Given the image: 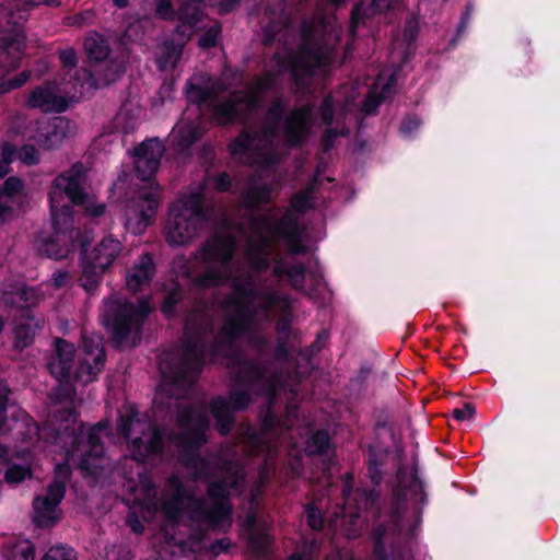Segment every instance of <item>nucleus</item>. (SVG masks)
Returning a JSON list of instances; mask_svg holds the SVG:
<instances>
[{
    "instance_id": "11",
    "label": "nucleus",
    "mask_w": 560,
    "mask_h": 560,
    "mask_svg": "<svg viewBox=\"0 0 560 560\" xmlns=\"http://www.w3.org/2000/svg\"><path fill=\"white\" fill-rule=\"evenodd\" d=\"M160 206L158 190H149L132 202V209L127 211L126 226L135 235L142 234L155 221Z\"/></svg>"
},
{
    "instance_id": "37",
    "label": "nucleus",
    "mask_w": 560,
    "mask_h": 560,
    "mask_svg": "<svg viewBox=\"0 0 560 560\" xmlns=\"http://www.w3.org/2000/svg\"><path fill=\"white\" fill-rule=\"evenodd\" d=\"M102 429V425L100 423L95 424L94 427L90 428L86 433V444L88 450H85L82 454L81 460H80V468L81 469H89V458H101L104 455V444L102 442V438L100 435V431Z\"/></svg>"
},
{
    "instance_id": "55",
    "label": "nucleus",
    "mask_w": 560,
    "mask_h": 560,
    "mask_svg": "<svg viewBox=\"0 0 560 560\" xmlns=\"http://www.w3.org/2000/svg\"><path fill=\"white\" fill-rule=\"evenodd\" d=\"M58 384L51 389L50 397L56 404L72 402L74 388L72 386V378L56 380Z\"/></svg>"
},
{
    "instance_id": "19",
    "label": "nucleus",
    "mask_w": 560,
    "mask_h": 560,
    "mask_svg": "<svg viewBox=\"0 0 560 560\" xmlns=\"http://www.w3.org/2000/svg\"><path fill=\"white\" fill-rule=\"evenodd\" d=\"M68 132L69 119L56 116L37 127L34 140L40 148L51 150L61 144Z\"/></svg>"
},
{
    "instance_id": "15",
    "label": "nucleus",
    "mask_w": 560,
    "mask_h": 560,
    "mask_svg": "<svg viewBox=\"0 0 560 560\" xmlns=\"http://www.w3.org/2000/svg\"><path fill=\"white\" fill-rule=\"evenodd\" d=\"M200 229V224L180 213L177 208H171L163 226V234L170 246H183L188 244Z\"/></svg>"
},
{
    "instance_id": "16",
    "label": "nucleus",
    "mask_w": 560,
    "mask_h": 560,
    "mask_svg": "<svg viewBox=\"0 0 560 560\" xmlns=\"http://www.w3.org/2000/svg\"><path fill=\"white\" fill-rule=\"evenodd\" d=\"M75 352L73 343L60 337L55 338L46 363L49 374L56 380L72 378Z\"/></svg>"
},
{
    "instance_id": "8",
    "label": "nucleus",
    "mask_w": 560,
    "mask_h": 560,
    "mask_svg": "<svg viewBox=\"0 0 560 560\" xmlns=\"http://www.w3.org/2000/svg\"><path fill=\"white\" fill-rule=\"evenodd\" d=\"M90 242H92V238L86 231H58L57 229L52 230L49 235L40 236L36 241L35 246L39 256L61 260Z\"/></svg>"
},
{
    "instance_id": "52",
    "label": "nucleus",
    "mask_w": 560,
    "mask_h": 560,
    "mask_svg": "<svg viewBox=\"0 0 560 560\" xmlns=\"http://www.w3.org/2000/svg\"><path fill=\"white\" fill-rule=\"evenodd\" d=\"M306 273L307 267L304 262L288 264L287 279L292 289L296 291L305 290Z\"/></svg>"
},
{
    "instance_id": "12",
    "label": "nucleus",
    "mask_w": 560,
    "mask_h": 560,
    "mask_svg": "<svg viewBox=\"0 0 560 560\" xmlns=\"http://www.w3.org/2000/svg\"><path fill=\"white\" fill-rule=\"evenodd\" d=\"M164 152L162 142L158 139H147L133 150V170L136 176L147 182L158 173Z\"/></svg>"
},
{
    "instance_id": "57",
    "label": "nucleus",
    "mask_w": 560,
    "mask_h": 560,
    "mask_svg": "<svg viewBox=\"0 0 560 560\" xmlns=\"http://www.w3.org/2000/svg\"><path fill=\"white\" fill-rule=\"evenodd\" d=\"M288 102L282 95L275 97L266 110L268 122L276 125H279L281 121L283 122Z\"/></svg>"
},
{
    "instance_id": "13",
    "label": "nucleus",
    "mask_w": 560,
    "mask_h": 560,
    "mask_svg": "<svg viewBox=\"0 0 560 560\" xmlns=\"http://www.w3.org/2000/svg\"><path fill=\"white\" fill-rule=\"evenodd\" d=\"M250 224L255 231L265 234L261 243L267 246L269 241L275 243L284 241L299 223L292 213L285 212L280 218L271 214H256L250 219Z\"/></svg>"
},
{
    "instance_id": "47",
    "label": "nucleus",
    "mask_w": 560,
    "mask_h": 560,
    "mask_svg": "<svg viewBox=\"0 0 560 560\" xmlns=\"http://www.w3.org/2000/svg\"><path fill=\"white\" fill-rule=\"evenodd\" d=\"M331 444V439L327 430H316L307 440L306 447L311 454L323 455L327 453Z\"/></svg>"
},
{
    "instance_id": "35",
    "label": "nucleus",
    "mask_w": 560,
    "mask_h": 560,
    "mask_svg": "<svg viewBox=\"0 0 560 560\" xmlns=\"http://www.w3.org/2000/svg\"><path fill=\"white\" fill-rule=\"evenodd\" d=\"M271 186L269 184H250L243 194L244 207L249 211H259L264 205L271 201Z\"/></svg>"
},
{
    "instance_id": "49",
    "label": "nucleus",
    "mask_w": 560,
    "mask_h": 560,
    "mask_svg": "<svg viewBox=\"0 0 560 560\" xmlns=\"http://www.w3.org/2000/svg\"><path fill=\"white\" fill-rule=\"evenodd\" d=\"M380 498L381 491L376 486L373 488H359L357 490L359 508H363L366 511L378 510Z\"/></svg>"
},
{
    "instance_id": "42",
    "label": "nucleus",
    "mask_w": 560,
    "mask_h": 560,
    "mask_svg": "<svg viewBox=\"0 0 560 560\" xmlns=\"http://www.w3.org/2000/svg\"><path fill=\"white\" fill-rule=\"evenodd\" d=\"M258 139L256 131L243 129L228 145L229 152L234 158L246 156L252 145Z\"/></svg>"
},
{
    "instance_id": "30",
    "label": "nucleus",
    "mask_w": 560,
    "mask_h": 560,
    "mask_svg": "<svg viewBox=\"0 0 560 560\" xmlns=\"http://www.w3.org/2000/svg\"><path fill=\"white\" fill-rule=\"evenodd\" d=\"M40 328L42 320L34 315L20 316V320L14 327V347L20 350L30 347Z\"/></svg>"
},
{
    "instance_id": "44",
    "label": "nucleus",
    "mask_w": 560,
    "mask_h": 560,
    "mask_svg": "<svg viewBox=\"0 0 560 560\" xmlns=\"http://www.w3.org/2000/svg\"><path fill=\"white\" fill-rule=\"evenodd\" d=\"M185 296V290L179 285H173L166 293L164 294L163 301L161 303V312L166 317H172L176 314V306L182 303Z\"/></svg>"
},
{
    "instance_id": "22",
    "label": "nucleus",
    "mask_w": 560,
    "mask_h": 560,
    "mask_svg": "<svg viewBox=\"0 0 560 560\" xmlns=\"http://www.w3.org/2000/svg\"><path fill=\"white\" fill-rule=\"evenodd\" d=\"M26 105L28 108H38L44 113H63L68 108L67 101L59 95H56L49 83L36 86L32 90Z\"/></svg>"
},
{
    "instance_id": "38",
    "label": "nucleus",
    "mask_w": 560,
    "mask_h": 560,
    "mask_svg": "<svg viewBox=\"0 0 560 560\" xmlns=\"http://www.w3.org/2000/svg\"><path fill=\"white\" fill-rule=\"evenodd\" d=\"M84 50L88 58L94 62L105 61L110 54L107 39L100 33L94 32L84 39Z\"/></svg>"
},
{
    "instance_id": "17",
    "label": "nucleus",
    "mask_w": 560,
    "mask_h": 560,
    "mask_svg": "<svg viewBox=\"0 0 560 560\" xmlns=\"http://www.w3.org/2000/svg\"><path fill=\"white\" fill-rule=\"evenodd\" d=\"M85 168L82 163H74L67 172L57 175L52 182V188L65 192L72 205L83 206L88 195L83 189Z\"/></svg>"
},
{
    "instance_id": "43",
    "label": "nucleus",
    "mask_w": 560,
    "mask_h": 560,
    "mask_svg": "<svg viewBox=\"0 0 560 560\" xmlns=\"http://www.w3.org/2000/svg\"><path fill=\"white\" fill-rule=\"evenodd\" d=\"M139 410L136 406H127L124 408V410L119 413L117 423H116V431L117 434L128 440L131 434V430L135 423H139Z\"/></svg>"
},
{
    "instance_id": "27",
    "label": "nucleus",
    "mask_w": 560,
    "mask_h": 560,
    "mask_svg": "<svg viewBox=\"0 0 560 560\" xmlns=\"http://www.w3.org/2000/svg\"><path fill=\"white\" fill-rule=\"evenodd\" d=\"M205 133L199 124L188 122L179 127L173 136L174 151L183 156L191 155L192 145L198 142Z\"/></svg>"
},
{
    "instance_id": "59",
    "label": "nucleus",
    "mask_w": 560,
    "mask_h": 560,
    "mask_svg": "<svg viewBox=\"0 0 560 560\" xmlns=\"http://www.w3.org/2000/svg\"><path fill=\"white\" fill-rule=\"evenodd\" d=\"M290 337L291 336H277L276 347L273 348L272 351L273 360L280 362L290 361V359L292 358Z\"/></svg>"
},
{
    "instance_id": "4",
    "label": "nucleus",
    "mask_w": 560,
    "mask_h": 560,
    "mask_svg": "<svg viewBox=\"0 0 560 560\" xmlns=\"http://www.w3.org/2000/svg\"><path fill=\"white\" fill-rule=\"evenodd\" d=\"M90 244L91 242L79 247L82 269L79 283L86 294L93 295L98 290L104 273L121 252V244L118 240L106 236L89 253Z\"/></svg>"
},
{
    "instance_id": "18",
    "label": "nucleus",
    "mask_w": 560,
    "mask_h": 560,
    "mask_svg": "<svg viewBox=\"0 0 560 560\" xmlns=\"http://www.w3.org/2000/svg\"><path fill=\"white\" fill-rule=\"evenodd\" d=\"M164 450V433L155 424L150 427V436L147 441L142 436H136L128 441L130 458L138 464H145L150 457L162 455Z\"/></svg>"
},
{
    "instance_id": "53",
    "label": "nucleus",
    "mask_w": 560,
    "mask_h": 560,
    "mask_svg": "<svg viewBox=\"0 0 560 560\" xmlns=\"http://www.w3.org/2000/svg\"><path fill=\"white\" fill-rule=\"evenodd\" d=\"M264 244L258 249H249L247 253L248 264L253 271L261 273L270 268V259L264 253Z\"/></svg>"
},
{
    "instance_id": "33",
    "label": "nucleus",
    "mask_w": 560,
    "mask_h": 560,
    "mask_svg": "<svg viewBox=\"0 0 560 560\" xmlns=\"http://www.w3.org/2000/svg\"><path fill=\"white\" fill-rule=\"evenodd\" d=\"M58 506L59 504H55L46 495H36L33 500L34 523L36 526L40 528L54 526L59 521V517L56 515Z\"/></svg>"
},
{
    "instance_id": "9",
    "label": "nucleus",
    "mask_w": 560,
    "mask_h": 560,
    "mask_svg": "<svg viewBox=\"0 0 560 560\" xmlns=\"http://www.w3.org/2000/svg\"><path fill=\"white\" fill-rule=\"evenodd\" d=\"M252 389H231L228 398L217 396L210 401V412L215 419V429L222 435H229L235 425L234 412L246 410L252 404Z\"/></svg>"
},
{
    "instance_id": "46",
    "label": "nucleus",
    "mask_w": 560,
    "mask_h": 560,
    "mask_svg": "<svg viewBox=\"0 0 560 560\" xmlns=\"http://www.w3.org/2000/svg\"><path fill=\"white\" fill-rule=\"evenodd\" d=\"M234 94L240 108H242L243 118L248 114L256 112L261 106L262 97L258 90L256 92L248 93L234 91Z\"/></svg>"
},
{
    "instance_id": "3",
    "label": "nucleus",
    "mask_w": 560,
    "mask_h": 560,
    "mask_svg": "<svg viewBox=\"0 0 560 560\" xmlns=\"http://www.w3.org/2000/svg\"><path fill=\"white\" fill-rule=\"evenodd\" d=\"M182 348L183 354L166 362V371L163 373L165 377H172L177 385H190L201 374L206 354L209 353L214 359L222 353L223 341L218 336L211 342H207L202 330L196 329L194 332L186 331Z\"/></svg>"
},
{
    "instance_id": "7",
    "label": "nucleus",
    "mask_w": 560,
    "mask_h": 560,
    "mask_svg": "<svg viewBox=\"0 0 560 560\" xmlns=\"http://www.w3.org/2000/svg\"><path fill=\"white\" fill-rule=\"evenodd\" d=\"M399 516L392 524L380 523L372 532L373 560H410L411 549L400 540Z\"/></svg>"
},
{
    "instance_id": "39",
    "label": "nucleus",
    "mask_w": 560,
    "mask_h": 560,
    "mask_svg": "<svg viewBox=\"0 0 560 560\" xmlns=\"http://www.w3.org/2000/svg\"><path fill=\"white\" fill-rule=\"evenodd\" d=\"M50 201V213L52 220V230L58 231H69V230H79L73 226V211L71 206L66 205L58 208L55 205L54 192L49 194Z\"/></svg>"
},
{
    "instance_id": "62",
    "label": "nucleus",
    "mask_w": 560,
    "mask_h": 560,
    "mask_svg": "<svg viewBox=\"0 0 560 560\" xmlns=\"http://www.w3.org/2000/svg\"><path fill=\"white\" fill-rule=\"evenodd\" d=\"M154 13L163 21H174L178 16L172 0H155Z\"/></svg>"
},
{
    "instance_id": "29",
    "label": "nucleus",
    "mask_w": 560,
    "mask_h": 560,
    "mask_svg": "<svg viewBox=\"0 0 560 560\" xmlns=\"http://www.w3.org/2000/svg\"><path fill=\"white\" fill-rule=\"evenodd\" d=\"M242 479L237 474L232 478L211 477L206 481V494L210 501L231 502V489H237Z\"/></svg>"
},
{
    "instance_id": "56",
    "label": "nucleus",
    "mask_w": 560,
    "mask_h": 560,
    "mask_svg": "<svg viewBox=\"0 0 560 560\" xmlns=\"http://www.w3.org/2000/svg\"><path fill=\"white\" fill-rule=\"evenodd\" d=\"M312 199L313 187L308 186L292 196L290 200V206L294 211L299 213H305L313 206Z\"/></svg>"
},
{
    "instance_id": "54",
    "label": "nucleus",
    "mask_w": 560,
    "mask_h": 560,
    "mask_svg": "<svg viewBox=\"0 0 560 560\" xmlns=\"http://www.w3.org/2000/svg\"><path fill=\"white\" fill-rule=\"evenodd\" d=\"M33 477V471L30 466L27 465H21V464H11L8 466L5 474H4V480L8 483L18 485L26 479H31Z\"/></svg>"
},
{
    "instance_id": "2",
    "label": "nucleus",
    "mask_w": 560,
    "mask_h": 560,
    "mask_svg": "<svg viewBox=\"0 0 560 560\" xmlns=\"http://www.w3.org/2000/svg\"><path fill=\"white\" fill-rule=\"evenodd\" d=\"M226 283L230 284L231 291L222 302V308L226 315L221 334L231 346L238 338L253 331L257 315L254 302L258 300L259 290L254 276L249 272L242 275L230 272Z\"/></svg>"
},
{
    "instance_id": "34",
    "label": "nucleus",
    "mask_w": 560,
    "mask_h": 560,
    "mask_svg": "<svg viewBox=\"0 0 560 560\" xmlns=\"http://www.w3.org/2000/svg\"><path fill=\"white\" fill-rule=\"evenodd\" d=\"M213 117L219 126H228L243 118L242 108H240L234 92L224 101L217 103L212 107Z\"/></svg>"
},
{
    "instance_id": "20",
    "label": "nucleus",
    "mask_w": 560,
    "mask_h": 560,
    "mask_svg": "<svg viewBox=\"0 0 560 560\" xmlns=\"http://www.w3.org/2000/svg\"><path fill=\"white\" fill-rule=\"evenodd\" d=\"M171 493L162 501V510L165 516L172 521H178L184 513L187 503L196 505V499L178 478L170 479Z\"/></svg>"
},
{
    "instance_id": "24",
    "label": "nucleus",
    "mask_w": 560,
    "mask_h": 560,
    "mask_svg": "<svg viewBox=\"0 0 560 560\" xmlns=\"http://www.w3.org/2000/svg\"><path fill=\"white\" fill-rule=\"evenodd\" d=\"M396 0H371L368 4L364 1L355 3L351 10L349 32L355 36L358 27L365 24L368 19L393 8Z\"/></svg>"
},
{
    "instance_id": "41",
    "label": "nucleus",
    "mask_w": 560,
    "mask_h": 560,
    "mask_svg": "<svg viewBox=\"0 0 560 560\" xmlns=\"http://www.w3.org/2000/svg\"><path fill=\"white\" fill-rule=\"evenodd\" d=\"M229 273L230 271L210 267L197 275L194 279V283L201 289L217 288L226 283Z\"/></svg>"
},
{
    "instance_id": "45",
    "label": "nucleus",
    "mask_w": 560,
    "mask_h": 560,
    "mask_svg": "<svg viewBox=\"0 0 560 560\" xmlns=\"http://www.w3.org/2000/svg\"><path fill=\"white\" fill-rule=\"evenodd\" d=\"M187 100L196 105H202L208 101L217 98L218 92L213 88H205L199 84L188 82L186 84Z\"/></svg>"
},
{
    "instance_id": "1",
    "label": "nucleus",
    "mask_w": 560,
    "mask_h": 560,
    "mask_svg": "<svg viewBox=\"0 0 560 560\" xmlns=\"http://www.w3.org/2000/svg\"><path fill=\"white\" fill-rule=\"evenodd\" d=\"M176 423L180 432L174 435V442L179 450L180 463L192 472L195 480L207 481L214 470L213 462L200 455L201 447L208 442V415L191 406H183L177 411Z\"/></svg>"
},
{
    "instance_id": "26",
    "label": "nucleus",
    "mask_w": 560,
    "mask_h": 560,
    "mask_svg": "<svg viewBox=\"0 0 560 560\" xmlns=\"http://www.w3.org/2000/svg\"><path fill=\"white\" fill-rule=\"evenodd\" d=\"M171 208H177L180 213L200 226L209 219V209L205 205V194L201 190L190 192L186 199L174 203Z\"/></svg>"
},
{
    "instance_id": "48",
    "label": "nucleus",
    "mask_w": 560,
    "mask_h": 560,
    "mask_svg": "<svg viewBox=\"0 0 560 560\" xmlns=\"http://www.w3.org/2000/svg\"><path fill=\"white\" fill-rule=\"evenodd\" d=\"M127 65L128 56L125 54L109 59L106 65V71L104 75L105 83H112L120 79L127 70Z\"/></svg>"
},
{
    "instance_id": "10",
    "label": "nucleus",
    "mask_w": 560,
    "mask_h": 560,
    "mask_svg": "<svg viewBox=\"0 0 560 560\" xmlns=\"http://www.w3.org/2000/svg\"><path fill=\"white\" fill-rule=\"evenodd\" d=\"M331 62L330 52L323 47L302 46L299 52L290 58V77L296 86L305 88L318 69L328 68Z\"/></svg>"
},
{
    "instance_id": "5",
    "label": "nucleus",
    "mask_w": 560,
    "mask_h": 560,
    "mask_svg": "<svg viewBox=\"0 0 560 560\" xmlns=\"http://www.w3.org/2000/svg\"><path fill=\"white\" fill-rule=\"evenodd\" d=\"M150 313L145 302L138 305L132 302H113L106 306L102 323L110 332L113 341L117 346L124 345L132 332H140L143 322Z\"/></svg>"
},
{
    "instance_id": "50",
    "label": "nucleus",
    "mask_w": 560,
    "mask_h": 560,
    "mask_svg": "<svg viewBox=\"0 0 560 560\" xmlns=\"http://www.w3.org/2000/svg\"><path fill=\"white\" fill-rule=\"evenodd\" d=\"M81 349L84 352L85 357L93 358L96 353L105 352V348L103 345V338L98 334L83 330L81 334Z\"/></svg>"
},
{
    "instance_id": "25",
    "label": "nucleus",
    "mask_w": 560,
    "mask_h": 560,
    "mask_svg": "<svg viewBox=\"0 0 560 560\" xmlns=\"http://www.w3.org/2000/svg\"><path fill=\"white\" fill-rule=\"evenodd\" d=\"M233 382L238 387L254 390L256 387L268 383L267 370L264 365L249 359L241 369L234 371Z\"/></svg>"
},
{
    "instance_id": "31",
    "label": "nucleus",
    "mask_w": 560,
    "mask_h": 560,
    "mask_svg": "<svg viewBox=\"0 0 560 560\" xmlns=\"http://www.w3.org/2000/svg\"><path fill=\"white\" fill-rule=\"evenodd\" d=\"M106 362V353H96L93 358L84 357L72 371V378L75 382L89 384L96 380L103 371Z\"/></svg>"
},
{
    "instance_id": "23",
    "label": "nucleus",
    "mask_w": 560,
    "mask_h": 560,
    "mask_svg": "<svg viewBox=\"0 0 560 560\" xmlns=\"http://www.w3.org/2000/svg\"><path fill=\"white\" fill-rule=\"evenodd\" d=\"M156 272V265L150 253H144L133 262L126 276V285L129 290L137 292L153 280Z\"/></svg>"
},
{
    "instance_id": "40",
    "label": "nucleus",
    "mask_w": 560,
    "mask_h": 560,
    "mask_svg": "<svg viewBox=\"0 0 560 560\" xmlns=\"http://www.w3.org/2000/svg\"><path fill=\"white\" fill-rule=\"evenodd\" d=\"M258 300H260L258 307L264 312L272 311L275 307H279L284 313L291 312V299L288 294H281L276 290L259 291Z\"/></svg>"
},
{
    "instance_id": "14",
    "label": "nucleus",
    "mask_w": 560,
    "mask_h": 560,
    "mask_svg": "<svg viewBox=\"0 0 560 560\" xmlns=\"http://www.w3.org/2000/svg\"><path fill=\"white\" fill-rule=\"evenodd\" d=\"M236 252V240L233 234H213L200 246L199 253L203 262L218 264L228 269Z\"/></svg>"
},
{
    "instance_id": "32",
    "label": "nucleus",
    "mask_w": 560,
    "mask_h": 560,
    "mask_svg": "<svg viewBox=\"0 0 560 560\" xmlns=\"http://www.w3.org/2000/svg\"><path fill=\"white\" fill-rule=\"evenodd\" d=\"M38 296L34 289L22 287L3 295V303L19 310V316L33 315L32 307L37 304Z\"/></svg>"
},
{
    "instance_id": "28",
    "label": "nucleus",
    "mask_w": 560,
    "mask_h": 560,
    "mask_svg": "<svg viewBox=\"0 0 560 560\" xmlns=\"http://www.w3.org/2000/svg\"><path fill=\"white\" fill-rule=\"evenodd\" d=\"M284 143L290 149L300 148L310 132V125L290 112L283 119Z\"/></svg>"
},
{
    "instance_id": "58",
    "label": "nucleus",
    "mask_w": 560,
    "mask_h": 560,
    "mask_svg": "<svg viewBox=\"0 0 560 560\" xmlns=\"http://www.w3.org/2000/svg\"><path fill=\"white\" fill-rule=\"evenodd\" d=\"M219 338L223 341V347H228L229 350L225 351L224 358L228 360V366L233 369L234 371L241 369L245 362L249 361L248 358L245 357L242 350L234 349L233 346L235 341L230 346L225 341V337L220 332Z\"/></svg>"
},
{
    "instance_id": "61",
    "label": "nucleus",
    "mask_w": 560,
    "mask_h": 560,
    "mask_svg": "<svg viewBox=\"0 0 560 560\" xmlns=\"http://www.w3.org/2000/svg\"><path fill=\"white\" fill-rule=\"evenodd\" d=\"M221 34V25L214 24L208 27L198 38V46L201 49H210L217 46Z\"/></svg>"
},
{
    "instance_id": "51",
    "label": "nucleus",
    "mask_w": 560,
    "mask_h": 560,
    "mask_svg": "<svg viewBox=\"0 0 560 560\" xmlns=\"http://www.w3.org/2000/svg\"><path fill=\"white\" fill-rule=\"evenodd\" d=\"M285 250L290 256H303L308 254L310 247L302 241V231L298 225L284 240Z\"/></svg>"
},
{
    "instance_id": "6",
    "label": "nucleus",
    "mask_w": 560,
    "mask_h": 560,
    "mask_svg": "<svg viewBox=\"0 0 560 560\" xmlns=\"http://www.w3.org/2000/svg\"><path fill=\"white\" fill-rule=\"evenodd\" d=\"M392 500L395 510L390 515L392 524L395 516H399L401 521V510L407 500L415 504L416 522L409 527L408 535L410 538L416 536V532L421 523V515L424 505L428 503V494L424 491V485L418 476V467L413 464L412 471L409 475L406 467L400 466L396 474V485L393 488Z\"/></svg>"
},
{
    "instance_id": "64",
    "label": "nucleus",
    "mask_w": 560,
    "mask_h": 560,
    "mask_svg": "<svg viewBox=\"0 0 560 560\" xmlns=\"http://www.w3.org/2000/svg\"><path fill=\"white\" fill-rule=\"evenodd\" d=\"M42 560H75V552L72 548L57 546L50 548Z\"/></svg>"
},
{
    "instance_id": "36",
    "label": "nucleus",
    "mask_w": 560,
    "mask_h": 560,
    "mask_svg": "<svg viewBox=\"0 0 560 560\" xmlns=\"http://www.w3.org/2000/svg\"><path fill=\"white\" fill-rule=\"evenodd\" d=\"M280 163V155L275 149L265 150L260 145H252L245 156V164L248 166H258L261 170H269Z\"/></svg>"
},
{
    "instance_id": "60",
    "label": "nucleus",
    "mask_w": 560,
    "mask_h": 560,
    "mask_svg": "<svg viewBox=\"0 0 560 560\" xmlns=\"http://www.w3.org/2000/svg\"><path fill=\"white\" fill-rule=\"evenodd\" d=\"M177 19L185 25L192 26L202 21V11L198 7L184 4L178 10Z\"/></svg>"
},
{
    "instance_id": "21",
    "label": "nucleus",
    "mask_w": 560,
    "mask_h": 560,
    "mask_svg": "<svg viewBox=\"0 0 560 560\" xmlns=\"http://www.w3.org/2000/svg\"><path fill=\"white\" fill-rule=\"evenodd\" d=\"M194 514L210 527L217 528L223 525H231L233 505L231 502L210 501L207 505L201 500L196 501Z\"/></svg>"
},
{
    "instance_id": "63",
    "label": "nucleus",
    "mask_w": 560,
    "mask_h": 560,
    "mask_svg": "<svg viewBox=\"0 0 560 560\" xmlns=\"http://www.w3.org/2000/svg\"><path fill=\"white\" fill-rule=\"evenodd\" d=\"M382 462L373 453L369 455L366 463L368 476L371 479L373 486L380 487L383 481V474L381 471Z\"/></svg>"
}]
</instances>
